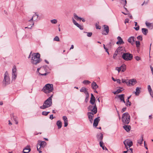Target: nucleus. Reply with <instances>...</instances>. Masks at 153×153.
Returning a JSON list of instances; mask_svg holds the SVG:
<instances>
[{
	"label": "nucleus",
	"mask_w": 153,
	"mask_h": 153,
	"mask_svg": "<svg viewBox=\"0 0 153 153\" xmlns=\"http://www.w3.org/2000/svg\"><path fill=\"white\" fill-rule=\"evenodd\" d=\"M53 94V93L51 94L50 97L45 101L43 105L40 107V108L45 109L51 106L52 104V98Z\"/></svg>",
	"instance_id": "f257e3e1"
},
{
	"label": "nucleus",
	"mask_w": 153,
	"mask_h": 153,
	"mask_svg": "<svg viewBox=\"0 0 153 153\" xmlns=\"http://www.w3.org/2000/svg\"><path fill=\"white\" fill-rule=\"evenodd\" d=\"M40 54L38 53H35L32 55L31 62L32 64L36 65L41 61Z\"/></svg>",
	"instance_id": "f03ea898"
},
{
	"label": "nucleus",
	"mask_w": 153,
	"mask_h": 153,
	"mask_svg": "<svg viewBox=\"0 0 153 153\" xmlns=\"http://www.w3.org/2000/svg\"><path fill=\"white\" fill-rule=\"evenodd\" d=\"M53 90V86L52 84H47L44 87L42 91L46 94L50 93Z\"/></svg>",
	"instance_id": "7ed1b4c3"
},
{
	"label": "nucleus",
	"mask_w": 153,
	"mask_h": 153,
	"mask_svg": "<svg viewBox=\"0 0 153 153\" xmlns=\"http://www.w3.org/2000/svg\"><path fill=\"white\" fill-rule=\"evenodd\" d=\"M122 120L124 124H128L130 121V117L128 112H126L123 114Z\"/></svg>",
	"instance_id": "20e7f679"
},
{
	"label": "nucleus",
	"mask_w": 153,
	"mask_h": 153,
	"mask_svg": "<svg viewBox=\"0 0 153 153\" xmlns=\"http://www.w3.org/2000/svg\"><path fill=\"white\" fill-rule=\"evenodd\" d=\"M10 80L7 71H6L4 74V79L2 82V85L5 86L10 83Z\"/></svg>",
	"instance_id": "39448f33"
},
{
	"label": "nucleus",
	"mask_w": 153,
	"mask_h": 153,
	"mask_svg": "<svg viewBox=\"0 0 153 153\" xmlns=\"http://www.w3.org/2000/svg\"><path fill=\"white\" fill-rule=\"evenodd\" d=\"M122 57L124 60L126 61H129L131 60L132 59L133 55L129 53H123Z\"/></svg>",
	"instance_id": "423d86ee"
},
{
	"label": "nucleus",
	"mask_w": 153,
	"mask_h": 153,
	"mask_svg": "<svg viewBox=\"0 0 153 153\" xmlns=\"http://www.w3.org/2000/svg\"><path fill=\"white\" fill-rule=\"evenodd\" d=\"M88 109L89 111H91L92 114H95L97 112V108L95 104L90 105Z\"/></svg>",
	"instance_id": "0eeeda50"
},
{
	"label": "nucleus",
	"mask_w": 153,
	"mask_h": 153,
	"mask_svg": "<svg viewBox=\"0 0 153 153\" xmlns=\"http://www.w3.org/2000/svg\"><path fill=\"white\" fill-rule=\"evenodd\" d=\"M123 143L125 146V148L127 149H128V146L129 148L133 145L132 142L131 140L128 139H126L124 140L123 141Z\"/></svg>",
	"instance_id": "6e6552de"
},
{
	"label": "nucleus",
	"mask_w": 153,
	"mask_h": 153,
	"mask_svg": "<svg viewBox=\"0 0 153 153\" xmlns=\"http://www.w3.org/2000/svg\"><path fill=\"white\" fill-rule=\"evenodd\" d=\"M137 83V81L135 79H132L128 80V86H131L134 85Z\"/></svg>",
	"instance_id": "1a4fd4ad"
},
{
	"label": "nucleus",
	"mask_w": 153,
	"mask_h": 153,
	"mask_svg": "<svg viewBox=\"0 0 153 153\" xmlns=\"http://www.w3.org/2000/svg\"><path fill=\"white\" fill-rule=\"evenodd\" d=\"M96 137L97 140L100 141V142H103V134L101 133H98Z\"/></svg>",
	"instance_id": "9d476101"
},
{
	"label": "nucleus",
	"mask_w": 153,
	"mask_h": 153,
	"mask_svg": "<svg viewBox=\"0 0 153 153\" xmlns=\"http://www.w3.org/2000/svg\"><path fill=\"white\" fill-rule=\"evenodd\" d=\"M88 115L89 121L91 123H93V117L94 116V114H92L91 112H88Z\"/></svg>",
	"instance_id": "9b49d317"
},
{
	"label": "nucleus",
	"mask_w": 153,
	"mask_h": 153,
	"mask_svg": "<svg viewBox=\"0 0 153 153\" xmlns=\"http://www.w3.org/2000/svg\"><path fill=\"white\" fill-rule=\"evenodd\" d=\"M135 38L134 36H131L128 39V42L131 43V45H133L134 44Z\"/></svg>",
	"instance_id": "f8f14e48"
},
{
	"label": "nucleus",
	"mask_w": 153,
	"mask_h": 153,
	"mask_svg": "<svg viewBox=\"0 0 153 153\" xmlns=\"http://www.w3.org/2000/svg\"><path fill=\"white\" fill-rule=\"evenodd\" d=\"M46 145V143L45 141H40L37 144V146L41 148H43Z\"/></svg>",
	"instance_id": "ddd939ff"
},
{
	"label": "nucleus",
	"mask_w": 153,
	"mask_h": 153,
	"mask_svg": "<svg viewBox=\"0 0 153 153\" xmlns=\"http://www.w3.org/2000/svg\"><path fill=\"white\" fill-rule=\"evenodd\" d=\"M91 97L90 101V103L92 104H95L94 103L96 101L95 98L92 94H91Z\"/></svg>",
	"instance_id": "4468645a"
},
{
	"label": "nucleus",
	"mask_w": 153,
	"mask_h": 153,
	"mask_svg": "<svg viewBox=\"0 0 153 153\" xmlns=\"http://www.w3.org/2000/svg\"><path fill=\"white\" fill-rule=\"evenodd\" d=\"M100 120V117H98L95 119L94 120L93 123V126H94L96 127L97 126Z\"/></svg>",
	"instance_id": "2eb2a0df"
},
{
	"label": "nucleus",
	"mask_w": 153,
	"mask_h": 153,
	"mask_svg": "<svg viewBox=\"0 0 153 153\" xmlns=\"http://www.w3.org/2000/svg\"><path fill=\"white\" fill-rule=\"evenodd\" d=\"M117 97L119 98L120 100L121 101H122L124 103H125V102L124 100V94H122L117 95Z\"/></svg>",
	"instance_id": "dca6fc26"
},
{
	"label": "nucleus",
	"mask_w": 153,
	"mask_h": 153,
	"mask_svg": "<svg viewBox=\"0 0 153 153\" xmlns=\"http://www.w3.org/2000/svg\"><path fill=\"white\" fill-rule=\"evenodd\" d=\"M62 118L64 122V126L66 127L68 126V118L66 116H63Z\"/></svg>",
	"instance_id": "f3484780"
},
{
	"label": "nucleus",
	"mask_w": 153,
	"mask_h": 153,
	"mask_svg": "<svg viewBox=\"0 0 153 153\" xmlns=\"http://www.w3.org/2000/svg\"><path fill=\"white\" fill-rule=\"evenodd\" d=\"M30 146H27L23 150V153H28L30 151Z\"/></svg>",
	"instance_id": "a211bd4d"
},
{
	"label": "nucleus",
	"mask_w": 153,
	"mask_h": 153,
	"mask_svg": "<svg viewBox=\"0 0 153 153\" xmlns=\"http://www.w3.org/2000/svg\"><path fill=\"white\" fill-rule=\"evenodd\" d=\"M117 39L118 40V41L116 42V44H121L124 43V42L123 41L122 39L119 36H118L117 37Z\"/></svg>",
	"instance_id": "6ab92c4d"
},
{
	"label": "nucleus",
	"mask_w": 153,
	"mask_h": 153,
	"mask_svg": "<svg viewBox=\"0 0 153 153\" xmlns=\"http://www.w3.org/2000/svg\"><path fill=\"white\" fill-rule=\"evenodd\" d=\"M123 128L127 132H129L131 130V126H130L125 125L123 126Z\"/></svg>",
	"instance_id": "aec40b11"
},
{
	"label": "nucleus",
	"mask_w": 153,
	"mask_h": 153,
	"mask_svg": "<svg viewBox=\"0 0 153 153\" xmlns=\"http://www.w3.org/2000/svg\"><path fill=\"white\" fill-rule=\"evenodd\" d=\"M141 88L138 87H137L136 89V91L134 92V94L136 96H138L139 95L140 92V90Z\"/></svg>",
	"instance_id": "412c9836"
},
{
	"label": "nucleus",
	"mask_w": 153,
	"mask_h": 153,
	"mask_svg": "<svg viewBox=\"0 0 153 153\" xmlns=\"http://www.w3.org/2000/svg\"><path fill=\"white\" fill-rule=\"evenodd\" d=\"M104 30L106 32V33H104L105 35H107L109 31V29L108 26L107 25H104Z\"/></svg>",
	"instance_id": "4be33fe9"
},
{
	"label": "nucleus",
	"mask_w": 153,
	"mask_h": 153,
	"mask_svg": "<svg viewBox=\"0 0 153 153\" xmlns=\"http://www.w3.org/2000/svg\"><path fill=\"white\" fill-rule=\"evenodd\" d=\"M146 26L150 29H152L153 28V25L152 23L146 22Z\"/></svg>",
	"instance_id": "5701e85b"
},
{
	"label": "nucleus",
	"mask_w": 153,
	"mask_h": 153,
	"mask_svg": "<svg viewBox=\"0 0 153 153\" xmlns=\"http://www.w3.org/2000/svg\"><path fill=\"white\" fill-rule=\"evenodd\" d=\"M56 124L58 126V128L59 129L60 128L62 127V123L60 121H57L56 122Z\"/></svg>",
	"instance_id": "b1692460"
},
{
	"label": "nucleus",
	"mask_w": 153,
	"mask_h": 153,
	"mask_svg": "<svg viewBox=\"0 0 153 153\" xmlns=\"http://www.w3.org/2000/svg\"><path fill=\"white\" fill-rule=\"evenodd\" d=\"M142 31L143 34L145 35H146L148 33V29L146 28H142Z\"/></svg>",
	"instance_id": "393cba45"
},
{
	"label": "nucleus",
	"mask_w": 153,
	"mask_h": 153,
	"mask_svg": "<svg viewBox=\"0 0 153 153\" xmlns=\"http://www.w3.org/2000/svg\"><path fill=\"white\" fill-rule=\"evenodd\" d=\"M103 142H100V145L102 149L104 150H108L103 145Z\"/></svg>",
	"instance_id": "a878e982"
},
{
	"label": "nucleus",
	"mask_w": 153,
	"mask_h": 153,
	"mask_svg": "<svg viewBox=\"0 0 153 153\" xmlns=\"http://www.w3.org/2000/svg\"><path fill=\"white\" fill-rule=\"evenodd\" d=\"M143 135H141V137H140V139L138 140L137 143H139L140 144H141L142 143V142L143 140Z\"/></svg>",
	"instance_id": "bb28decb"
},
{
	"label": "nucleus",
	"mask_w": 153,
	"mask_h": 153,
	"mask_svg": "<svg viewBox=\"0 0 153 153\" xmlns=\"http://www.w3.org/2000/svg\"><path fill=\"white\" fill-rule=\"evenodd\" d=\"M81 92H84L85 94L88 92L86 88L85 87H82L80 90Z\"/></svg>",
	"instance_id": "cd10ccee"
},
{
	"label": "nucleus",
	"mask_w": 153,
	"mask_h": 153,
	"mask_svg": "<svg viewBox=\"0 0 153 153\" xmlns=\"http://www.w3.org/2000/svg\"><path fill=\"white\" fill-rule=\"evenodd\" d=\"M121 70L122 72H123L126 69V66L124 64H123L120 66Z\"/></svg>",
	"instance_id": "c85d7f7f"
},
{
	"label": "nucleus",
	"mask_w": 153,
	"mask_h": 153,
	"mask_svg": "<svg viewBox=\"0 0 153 153\" xmlns=\"http://www.w3.org/2000/svg\"><path fill=\"white\" fill-rule=\"evenodd\" d=\"M92 87L93 89H95V86H97V87H98V85L96 83L93 82L91 84Z\"/></svg>",
	"instance_id": "c756f323"
},
{
	"label": "nucleus",
	"mask_w": 153,
	"mask_h": 153,
	"mask_svg": "<svg viewBox=\"0 0 153 153\" xmlns=\"http://www.w3.org/2000/svg\"><path fill=\"white\" fill-rule=\"evenodd\" d=\"M17 77V74H12V80H15Z\"/></svg>",
	"instance_id": "7c9ffc66"
},
{
	"label": "nucleus",
	"mask_w": 153,
	"mask_h": 153,
	"mask_svg": "<svg viewBox=\"0 0 153 153\" xmlns=\"http://www.w3.org/2000/svg\"><path fill=\"white\" fill-rule=\"evenodd\" d=\"M16 66L14 65L12 69V74H17L16 73Z\"/></svg>",
	"instance_id": "2f4dec72"
},
{
	"label": "nucleus",
	"mask_w": 153,
	"mask_h": 153,
	"mask_svg": "<svg viewBox=\"0 0 153 153\" xmlns=\"http://www.w3.org/2000/svg\"><path fill=\"white\" fill-rule=\"evenodd\" d=\"M118 88H119V89H118L117 90V91L118 92V94L120 93L121 91L123 90L124 89L123 88L121 87H119Z\"/></svg>",
	"instance_id": "473e14b6"
},
{
	"label": "nucleus",
	"mask_w": 153,
	"mask_h": 153,
	"mask_svg": "<svg viewBox=\"0 0 153 153\" xmlns=\"http://www.w3.org/2000/svg\"><path fill=\"white\" fill-rule=\"evenodd\" d=\"M35 16H36V19H37V18H38V15L37 14H34L33 15V17H32V18L30 19V20L29 21V22H31V21H33V18H35Z\"/></svg>",
	"instance_id": "72a5a7b5"
},
{
	"label": "nucleus",
	"mask_w": 153,
	"mask_h": 153,
	"mask_svg": "<svg viewBox=\"0 0 153 153\" xmlns=\"http://www.w3.org/2000/svg\"><path fill=\"white\" fill-rule=\"evenodd\" d=\"M74 17L77 21L80 20V19H81V18L79 17L75 13L74 14Z\"/></svg>",
	"instance_id": "f704fd0d"
},
{
	"label": "nucleus",
	"mask_w": 153,
	"mask_h": 153,
	"mask_svg": "<svg viewBox=\"0 0 153 153\" xmlns=\"http://www.w3.org/2000/svg\"><path fill=\"white\" fill-rule=\"evenodd\" d=\"M127 102L125 104L127 106H130L131 105V103L129 100H127Z\"/></svg>",
	"instance_id": "c9c22d12"
},
{
	"label": "nucleus",
	"mask_w": 153,
	"mask_h": 153,
	"mask_svg": "<svg viewBox=\"0 0 153 153\" xmlns=\"http://www.w3.org/2000/svg\"><path fill=\"white\" fill-rule=\"evenodd\" d=\"M128 80H126L122 79V82L124 83H126L127 84V85L128 86Z\"/></svg>",
	"instance_id": "e433bc0d"
},
{
	"label": "nucleus",
	"mask_w": 153,
	"mask_h": 153,
	"mask_svg": "<svg viewBox=\"0 0 153 153\" xmlns=\"http://www.w3.org/2000/svg\"><path fill=\"white\" fill-rule=\"evenodd\" d=\"M91 83V82L88 80H85L83 81V83L84 84H86V85H88L89 84V83Z\"/></svg>",
	"instance_id": "4c0bfd02"
},
{
	"label": "nucleus",
	"mask_w": 153,
	"mask_h": 153,
	"mask_svg": "<svg viewBox=\"0 0 153 153\" xmlns=\"http://www.w3.org/2000/svg\"><path fill=\"white\" fill-rule=\"evenodd\" d=\"M51 22L52 24H56L57 23V21L56 19H53L51 20Z\"/></svg>",
	"instance_id": "58836bf2"
},
{
	"label": "nucleus",
	"mask_w": 153,
	"mask_h": 153,
	"mask_svg": "<svg viewBox=\"0 0 153 153\" xmlns=\"http://www.w3.org/2000/svg\"><path fill=\"white\" fill-rule=\"evenodd\" d=\"M135 44L136 45V47L138 48L140 47V42L139 41H136L135 42Z\"/></svg>",
	"instance_id": "ea45409f"
},
{
	"label": "nucleus",
	"mask_w": 153,
	"mask_h": 153,
	"mask_svg": "<svg viewBox=\"0 0 153 153\" xmlns=\"http://www.w3.org/2000/svg\"><path fill=\"white\" fill-rule=\"evenodd\" d=\"M50 113V112H46V111H43L42 112V115L44 116H47Z\"/></svg>",
	"instance_id": "a19ab883"
},
{
	"label": "nucleus",
	"mask_w": 153,
	"mask_h": 153,
	"mask_svg": "<svg viewBox=\"0 0 153 153\" xmlns=\"http://www.w3.org/2000/svg\"><path fill=\"white\" fill-rule=\"evenodd\" d=\"M53 40L59 42V39L58 36H56L53 39Z\"/></svg>",
	"instance_id": "79ce46f5"
},
{
	"label": "nucleus",
	"mask_w": 153,
	"mask_h": 153,
	"mask_svg": "<svg viewBox=\"0 0 153 153\" xmlns=\"http://www.w3.org/2000/svg\"><path fill=\"white\" fill-rule=\"evenodd\" d=\"M84 33H87V36L88 37H90L92 35V33L91 32H84Z\"/></svg>",
	"instance_id": "37998d69"
},
{
	"label": "nucleus",
	"mask_w": 153,
	"mask_h": 153,
	"mask_svg": "<svg viewBox=\"0 0 153 153\" xmlns=\"http://www.w3.org/2000/svg\"><path fill=\"white\" fill-rule=\"evenodd\" d=\"M137 39L142 41L143 40L142 36L141 35H140L137 37Z\"/></svg>",
	"instance_id": "c03bdc74"
},
{
	"label": "nucleus",
	"mask_w": 153,
	"mask_h": 153,
	"mask_svg": "<svg viewBox=\"0 0 153 153\" xmlns=\"http://www.w3.org/2000/svg\"><path fill=\"white\" fill-rule=\"evenodd\" d=\"M148 90L149 92L152 91L151 86L149 85L148 86Z\"/></svg>",
	"instance_id": "a18cd8bd"
},
{
	"label": "nucleus",
	"mask_w": 153,
	"mask_h": 153,
	"mask_svg": "<svg viewBox=\"0 0 153 153\" xmlns=\"http://www.w3.org/2000/svg\"><path fill=\"white\" fill-rule=\"evenodd\" d=\"M76 26L78 27H79L80 30L83 29V28L79 24H76Z\"/></svg>",
	"instance_id": "49530a36"
},
{
	"label": "nucleus",
	"mask_w": 153,
	"mask_h": 153,
	"mask_svg": "<svg viewBox=\"0 0 153 153\" xmlns=\"http://www.w3.org/2000/svg\"><path fill=\"white\" fill-rule=\"evenodd\" d=\"M115 70H117L118 71V73L120 72V71L121 70L120 67H116L115 68Z\"/></svg>",
	"instance_id": "de8ad7c7"
},
{
	"label": "nucleus",
	"mask_w": 153,
	"mask_h": 153,
	"mask_svg": "<svg viewBox=\"0 0 153 153\" xmlns=\"http://www.w3.org/2000/svg\"><path fill=\"white\" fill-rule=\"evenodd\" d=\"M37 151L39 152V153H41L42 152L40 150L41 148H40L39 147H38L37 146Z\"/></svg>",
	"instance_id": "09e8293b"
},
{
	"label": "nucleus",
	"mask_w": 153,
	"mask_h": 153,
	"mask_svg": "<svg viewBox=\"0 0 153 153\" xmlns=\"http://www.w3.org/2000/svg\"><path fill=\"white\" fill-rule=\"evenodd\" d=\"M135 59L137 61H139L140 59V58L138 56H136L135 57Z\"/></svg>",
	"instance_id": "8fccbe9b"
},
{
	"label": "nucleus",
	"mask_w": 153,
	"mask_h": 153,
	"mask_svg": "<svg viewBox=\"0 0 153 153\" xmlns=\"http://www.w3.org/2000/svg\"><path fill=\"white\" fill-rule=\"evenodd\" d=\"M73 22V23L75 25H76V24H77L78 23L76 22V21L74 19H72Z\"/></svg>",
	"instance_id": "3c124183"
},
{
	"label": "nucleus",
	"mask_w": 153,
	"mask_h": 153,
	"mask_svg": "<svg viewBox=\"0 0 153 153\" xmlns=\"http://www.w3.org/2000/svg\"><path fill=\"white\" fill-rule=\"evenodd\" d=\"M134 28L136 30H139L140 29V27L139 25L137 26V27H134Z\"/></svg>",
	"instance_id": "603ef678"
},
{
	"label": "nucleus",
	"mask_w": 153,
	"mask_h": 153,
	"mask_svg": "<svg viewBox=\"0 0 153 153\" xmlns=\"http://www.w3.org/2000/svg\"><path fill=\"white\" fill-rule=\"evenodd\" d=\"M129 20L127 18L125 19L124 23L126 24L127 23H128Z\"/></svg>",
	"instance_id": "864d4df0"
},
{
	"label": "nucleus",
	"mask_w": 153,
	"mask_h": 153,
	"mask_svg": "<svg viewBox=\"0 0 153 153\" xmlns=\"http://www.w3.org/2000/svg\"><path fill=\"white\" fill-rule=\"evenodd\" d=\"M126 107L123 108L122 110V111H121L123 113V112H124L126 110Z\"/></svg>",
	"instance_id": "5fc2aeb1"
},
{
	"label": "nucleus",
	"mask_w": 153,
	"mask_h": 153,
	"mask_svg": "<svg viewBox=\"0 0 153 153\" xmlns=\"http://www.w3.org/2000/svg\"><path fill=\"white\" fill-rule=\"evenodd\" d=\"M149 93L152 97L153 98V92L152 91H151V92H149Z\"/></svg>",
	"instance_id": "6e6d98bb"
},
{
	"label": "nucleus",
	"mask_w": 153,
	"mask_h": 153,
	"mask_svg": "<svg viewBox=\"0 0 153 153\" xmlns=\"http://www.w3.org/2000/svg\"><path fill=\"white\" fill-rule=\"evenodd\" d=\"M103 45L104 49H105L106 51H107L108 50V48L105 47V45L104 44H103Z\"/></svg>",
	"instance_id": "4d7b16f0"
},
{
	"label": "nucleus",
	"mask_w": 153,
	"mask_h": 153,
	"mask_svg": "<svg viewBox=\"0 0 153 153\" xmlns=\"http://www.w3.org/2000/svg\"><path fill=\"white\" fill-rule=\"evenodd\" d=\"M117 82L119 84H121V80L119 79H117Z\"/></svg>",
	"instance_id": "13d9d810"
},
{
	"label": "nucleus",
	"mask_w": 153,
	"mask_h": 153,
	"mask_svg": "<svg viewBox=\"0 0 153 153\" xmlns=\"http://www.w3.org/2000/svg\"><path fill=\"white\" fill-rule=\"evenodd\" d=\"M86 97L89 98V94L88 92L86 93V94H85Z\"/></svg>",
	"instance_id": "bf43d9fd"
},
{
	"label": "nucleus",
	"mask_w": 153,
	"mask_h": 153,
	"mask_svg": "<svg viewBox=\"0 0 153 153\" xmlns=\"http://www.w3.org/2000/svg\"><path fill=\"white\" fill-rule=\"evenodd\" d=\"M49 118L51 120H52L54 118V117H53V114L51 115L50 116Z\"/></svg>",
	"instance_id": "052dcab7"
},
{
	"label": "nucleus",
	"mask_w": 153,
	"mask_h": 153,
	"mask_svg": "<svg viewBox=\"0 0 153 153\" xmlns=\"http://www.w3.org/2000/svg\"><path fill=\"white\" fill-rule=\"evenodd\" d=\"M117 54L116 53H114L113 55V57L114 59H115L116 57L117 56Z\"/></svg>",
	"instance_id": "680f3d73"
},
{
	"label": "nucleus",
	"mask_w": 153,
	"mask_h": 153,
	"mask_svg": "<svg viewBox=\"0 0 153 153\" xmlns=\"http://www.w3.org/2000/svg\"><path fill=\"white\" fill-rule=\"evenodd\" d=\"M144 146L145 147V148L146 149H148V148H147V145H146V144L145 141L144 142Z\"/></svg>",
	"instance_id": "e2e57ef3"
},
{
	"label": "nucleus",
	"mask_w": 153,
	"mask_h": 153,
	"mask_svg": "<svg viewBox=\"0 0 153 153\" xmlns=\"http://www.w3.org/2000/svg\"><path fill=\"white\" fill-rule=\"evenodd\" d=\"M127 153H132V150H130L127 149Z\"/></svg>",
	"instance_id": "0e129e2a"
},
{
	"label": "nucleus",
	"mask_w": 153,
	"mask_h": 153,
	"mask_svg": "<svg viewBox=\"0 0 153 153\" xmlns=\"http://www.w3.org/2000/svg\"><path fill=\"white\" fill-rule=\"evenodd\" d=\"M88 99H89V98L86 97L85 99V102H88Z\"/></svg>",
	"instance_id": "69168bd1"
},
{
	"label": "nucleus",
	"mask_w": 153,
	"mask_h": 153,
	"mask_svg": "<svg viewBox=\"0 0 153 153\" xmlns=\"http://www.w3.org/2000/svg\"><path fill=\"white\" fill-rule=\"evenodd\" d=\"M81 20L83 22H84L85 21V20L83 18H81L80 19V20Z\"/></svg>",
	"instance_id": "338daca9"
},
{
	"label": "nucleus",
	"mask_w": 153,
	"mask_h": 153,
	"mask_svg": "<svg viewBox=\"0 0 153 153\" xmlns=\"http://www.w3.org/2000/svg\"><path fill=\"white\" fill-rule=\"evenodd\" d=\"M128 17H129V18L131 19H133V17L130 14H129V15H128Z\"/></svg>",
	"instance_id": "774afa93"
}]
</instances>
